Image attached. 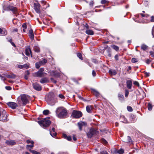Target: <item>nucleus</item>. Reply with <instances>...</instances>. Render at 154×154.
<instances>
[{
    "instance_id": "1",
    "label": "nucleus",
    "mask_w": 154,
    "mask_h": 154,
    "mask_svg": "<svg viewBox=\"0 0 154 154\" xmlns=\"http://www.w3.org/2000/svg\"><path fill=\"white\" fill-rule=\"evenodd\" d=\"M56 116L60 119L66 118L67 116L66 109L63 107H58L55 111Z\"/></svg>"
},
{
    "instance_id": "2",
    "label": "nucleus",
    "mask_w": 154,
    "mask_h": 154,
    "mask_svg": "<svg viewBox=\"0 0 154 154\" xmlns=\"http://www.w3.org/2000/svg\"><path fill=\"white\" fill-rule=\"evenodd\" d=\"M28 96L25 94H22L18 97L17 101L20 106H23L25 105L28 103Z\"/></svg>"
},
{
    "instance_id": "3",
    "label": "nucleus",
    "mask_w": 154,
    "mask_h": 154,
    "mask_svg": "<svg viewBox=\"0 0 154 154\" xmlns=\"http://www.w3.org/2000/svg\"><path fill=\"white\" fill-rule=\"evenodd\" d=\"M50 118L49 117H47L42 120L38 121V122L41 126L43 128L48 127L51 123V121L49 120Z\"/></svg>"
},
{
    "instance_id": "4",
    "label": "nucleus",
    "mask_w": 154,
    "mask_h": 154,
    "mask_svg": "<svg viewBox=\"0 0 154 154\" xmlns=\"http://www.w3.org/2000/svg\"><path fill=\"white\" fill-rule=\"evenodd\" d=\"M54 94L53 93H50L48 95V102L51 105H54L56 102V100L54 98Z\"/></svg>"
},
{
    "instance_id": "5",
    "label": "nucleus",
    "mask_w": 154,
    "mask_h": 154,
    "mask_svg": "<svg viewBox=\"0 0 154 154\" xmlns=\"http://www.w3.org/2000/svg\"><path fill=\"white\" fill-rule=\"evenodd\" d=\"M44 70V68H40L38 71L35 73L33 74V76L35 77H41L46 75V73H44L43 71Z\"/></svg>"
},
{
    "instance_id": "6",
    "label": "nucleus",
    "mask_w": 154,
    "mask_h": 154,
    "mask_svg": "<svg viewBox=\"0 0 154 154\" xmlns=\"http://www.w3.org/2000/svg\"><path fill=\"white\" fill-rule=\"evenodd\" d=\"M8 114H6V111L3 110L2 112V114H1L0 116V121L3 122H6L7 121V117Z\"/></svg>"
},
{
    "instance_id": "7",
    "label": "nucleus",
    "mask_w": 154,
    "mask_h": 154,
    "mask_svg": "<svg viewBox=\"0 0 154 154\" xmlns=\"http://www.w3.org/2000/svg\"><path fill=\"white\" fill-rule=\"evenodd\" d=\"M5 9L7 11H11L14 14H17L18 12V9L16 7L11 6H8L5 8Z\"/></svg>"
},
{
    "instance_id": "8",
    "label": "nucleus",
    "mask_w": 154,
    "mask_h": 154,
    "mask_svg": "<svg viewBox=\"0 0 154 154\" xmlns=\"http://www.w3.org/2000/svg\"><path fill=\"white\" fill-rule=\"evenodd\" d=\"M72 115L74 118H79L82 117V113L80 111L74 110L73 111Z\"/></svg>"
},
{
    "instance_id": "9",
    "label": "nucleus",
    "mask_w": 154,
    "mask_h": 154,
    "mask_svg": "<svg viewBox=\"0 0 154 154\" xmlns=\"http://www.w3.org/2000/svg\"><path fill=\"white\" fill-rule=\"evenodd\" d=\"M34 8L37 13H40V5L38 2L35 3L34 5Z\"/></svg>"
},
{
    "instance_id": "10",
    "label": "nucleus",
    "mask_w": 154,
    "mask_h": 154,
    "mask_svg": "<svg viewBox=\"0 0 154 154\" xmlns=\"http://www.w3.org/2000/svg\"><path fill=\"white\" fill-rule=\"evenodd\" d=\"M95 133V131L93 128H91L89 131L87 133V135L88 138H91L93 135Z\"/></svg>"
},
{
    "instance_id": "11",
    "label": "nucleus",
    "mask_w": 154,
    "mask_h": 154,
    "mask_svg": "<svg viewBox=\"0 0 154 154\" xmlns=\"http://www.w3.org/2000/svg\"><path fill=\"white\" fill-rule=\"evenodd\" d=\"M8 105L13 109H15L17 105L16 103L13 102H9L7 103Z\"/></svg>"
},
{
    "instance_id": "12",
    "label": "nucleus",
    "mask_w": 154,
    "mask_h": 154,
    "mask_svg": "<svg viewBox=\"0 0 154 154\" xmlns=\"http://www.w3.org/2000/svg\"><path fill=\"white\" fill-rule=\"evenodd\" d=\"M78 125L79 127V129L81 131L82 130V128L83 126H85L86 125V123L84 122H81L78 123Z\"/></svg>"
},
{
    "instance_id": "13",
    "label": "nucleus",
    "mask_w": 154,
    "mask_h": 154,
    "mask_svg": "<svg viewBox=\"0 0 154 154\" xmlns=\"http://www.w3.org/2000/svg\"><path fill=\"white\" fill-rule=\"evenodd\" d=\"M33 87L35 90L39 91L41 90L42 87L41 86L38 84H33Z\"/></svg>"
},
{
    "instance_id": "14",
    "label": "nucleus",
    "mask_w": 154,
    "mask_h": 154,
    "mask_svg": "<svg viewBox=\"0 0 154 154\" xmlns=\"http://www.w3.org/2000/svg\"><path fill=\"white\" fill-rule=\"evenodd\" d=\"M51 75L55 76L56 77H58L60 76V74L58 72H57L55 71H52L50 72Z\"/></svg>"
},
{
    "instance_id": "15",
    "label": "nucleus",
    "mask_w": 154,
    "mask_h": 154,
    "mask_svg": "<svg viewBox=\"0 0 154 154\" xmlns=\"http://www.w3.org/2000/svg\"><path fill=\"white\" fill-rule=\"evenodd\" d=\"M126 85L127 88L129 89H131L132 88V82L130 80L126 81Z\"/></svg>"
},
{
    "instance_id": "16",
    "label": "nucleus",
    "mask_w": 154,
    "mask_h": 154,
    "mask_svg": "<svg viewBox=\"0 0 154 154\" xmlns=\"http://www.w3.org/2000/svg\"><path fill=\"white\" fill-rule=\"evenodd\" d=\"M7 34V32L4 28L3 29L0 28V35L5 36Z\"/></svg>"
},
{
    "instance_id": "17",
    "label": "nucleus",
    "mask_w": 154,
    "mask_h": 154,
    "mask_svg": "<svg viewBox=\"0 0 154 154\" xmlns=\"http://www.w3.org/2000/svg\"><path fill=\"white\" fill-rule=\"evenodd\" d=\"M6 143L9 145H13L15 144L16 143L14 140H9L6 141Z\"/></svg>"
},
{
    "instance_id": "18",
    "label": "nucleus",
    "mask_w": 154,
    "mask_h": 154,
    "mask_svg": "<svg viewBox=\"0 0 154 154\" xmlns=\"http://www.w3.org/2000/svg\"><path fill=\"white\" fill-rule=\"evenodd\" d=\"M49 82L48 79L47 77H44L41 79L40 82L42 84L48 83Z\"/></svg>"
},
{
    "instance_id": "19",
    "label": "nucleus",
    "mask_w": 154,
    "mask_h": 154,
    "mask_svg": "<svg viewBox=\"0 0 154 154\" xmlns=\"http://www.w3.org/2000/svg\"><path fill=\"white\" fill-rule=\"evenodd\" d=\"M29 36L31 40H33L34 38V35L33 30L31 29L29 30Z\"/></svg>"
},
{
    "instance_id": "20",
    "label": "nucleus",
    "mask_w": 154,
    "mask_h": 154,
    "mask_svg": "<svg viewBox=\"0 0 154 154\" xmlns=\"http://www.w3.org/2000/svg\"><path fill=\"white\" fill-rule=\"evenodd\" d=\"M123 141L125 142H129L132 143V140L130 136H127L125 138L123 139Z\"/></svg>"
},
{
    "instance_id": "21",
    "label": "nucleus",
    "mask_w": 154,
    "mask_h": 154,
    "mask_svg": "<svg viewBox=\"0 0 154 154\" xmlns=\"http://www.w3.org/2000/svg\"><path fill=\"white\" fill-rule=\"evenodd\" d=\"M92 92L94 95L96 97H98L100 95V94L96 90L94 89H92Z\"/></svg>"
},
{
    "instance_id": "22",
    "label": "nucleus",
    "mask_w": 154,
    "mask_h": 154,
    "mask_svg": "<svg viewBox=\"0 0 154 154\" xmlns=\"http://www.w3.org/2000/svg\"><path fill=\"white\" fill-rule=\"evenodd\" d=\"M26 54L27 56H29L30 54H31V51L29 47H28V48H26L25 50Z\"/></svg>"
},
{
    "instance_id": "23",
    "label": "nucleus",
    "mask_w": 154,
    "mask_h": 154,
    "mask_svg": "<svg viewBox=\"0 0 154 154\" xmlns=\"http://www.w3.org/2000/svg\"><path fill=\"white\" fill-rule=\"evenodd\" d=\"M109 73L111 75H115L117 73V72L115 70L112 69H109Z\"/></svg>"
},
{
    "instance_id": "24",
    "label": "nucleus",
    "mask_w": 154,
    "mask_h": 154,
    "mask_svg": "<svg viewBox=\"0 0 154 154\" xmlns=\"http://www.w3.org/2000/svg\"><path fill=\"white\" fill-rule=\"evenodd\" d=\"M118 97L119 100L122 102H123L124 101V97L122 94H119Z\"/></svg>"
},
{
    "instance_id": "25",
    "label": "nucleus",
    "mask_w": 154,
    "mask_h": 154,
    "mask_svg": "<svg viewBox=\"0 0 154 154\" xmlns=\"http://www.w3.org/2000/svg\"><path fill=\"white\" fill-rule=\"evenodd\" d=\"M93 106H86V109L87 111L89 113L91 112V110L92 109Z\"/></svg>"
},
{
    "instance_id": "26",
    "label": "nucleus",
    "mask_w": 154,
    "mask_h": 154,
    "mask_svg": "<svg viewBox=\"0 0 154 154\" xmlns=\"http://www.w3.org/2000/svg\"><path fill=\"white\" fill-rule=\"evenodd\" d=\"M63 136L64 138L67 139L68 141H71L72 140V138L70 136H67L65 134H63Z\"/></svg>"
},
{
    "instance_id": "27",
    "label": "nucleus",
    "mask_w": 154,
    "mask_h": 154,
    "mask_svg": "<svg viewBox=\"0 0 154 154\" xmlns=\"http://www.w3.org/2000/svg\"><path fill=\"white\" fill-rule=\"evenodd\" d=\"M120 119L121 120V121L123 123H129L127 121L126 119L124 116H122L121 117Z\"/></svg>"
},
{
    "instance_id": "28",
    "label": "nucleus",
    "mask_w": 154,
    "mask_h": 154,
    "mask_svg": "<svg viewBox=\"0 0 154 154\" xmlns=\"http://www.w3.org/2000/svg\"><path fill=\"white\" fill-rule=\"evenodd\" d=\"M86 33L87 34L90 35H93L94 34L93 31L92 30L90 29L87 30L86 31Z\"/></svg>"
},
{
    "instance_id": "29",
    "label": "nucleus",
    "mask_w": 154,
    "mask_h": 154,
    "mask_svg": "<svg viewBox=\"0 0 154 154\" xmlns=\"http://www.w3.org/2000/svg\"><path fill=\"white\" fill-rule=\"evenodd\" d=\"M34 142H31V145H27L26 146V148L27 149H29V148H32L34 146Z\"/></svg>"
},
{
    "instance_id": "30",
    "label": "nucleus",
    "mask_w": 154,
    "mask_h": 154,
    "mask_svg": "<svg viewBox=\"0 0 154 154\" xmlns=\"http://www.w3.org/2000/svg\"><path fill=\"white\" fill-rule=\"evenodd\" d=\"M42 65H44L47 62V60L46 59H43L42 60L40 61L39 62Z\"/></svg>"
},
{
    "instance_id": "31",
    "label": "nucleus",
    "mask_w": 154,
    "mask_h": 154,
    "mask_svg": "<svg viewBox=\"0 0 154 154\" xmlns=\"http://www.w3.org/2000/svg\"><path fill=\"white\" fill-rule=\"evenodd\" d=\"M148 48V46L144 44H143L141 46V48L143 50L145 51Z\"/></svg>"
},
{
    "instance_id": "32",
    "label": "nucleus",
    "mask_w": 154,
    "mask_h": 154,
    "mask_svg": "<svg viewBox=\"0 0 154 154\" xmlns=\"http://www.w3.org/2000/svg\"><path fill=\"white\" fill-rule=\"evenodd\" d=\"M6 77L8 78L14 79L15 77V75H6Z\"/></svg>"
},
{
    "instance_id": "33",
    "label": "nucleus",
    "mask_w": 154,
    "mask_h": 154,
    "mask_svg": "<svg viewBox=\"0 0 154 154\" xmlns=\"http://www.w3.org/2000/svg\"><path fill=\"white\" fill-rule=\"evenodd\" d=\"M111 46L113 49L115 50L116 51H118L119 50V48L118 46L114 45H112Z\"/></svg>"
},
{
    "instance_id": "34",
    "label": "nucleus",
    "mask_w": 154,
    "mask_h": 154,
    "mask_svg": "<svg viewBox=\"0 0 154 154\" xmlns=\"http://www.w3.org/2000/svg\"><path fill=\"white\" fill-rule=\"evenodd\" d=\"M50 112L49 110L46 109V110H45L43 111V114L45 115H47L48 114H49Z\"/></svg>"
},
{
    "instance_id": "35",
    "label": "nucleus",
    "mask_w": 154,
    "mask_h": 154,
    "mask_svg": "<svg viewBox=\"0 0 154 154\" xmlns=\"http://www.w3.org/2000/svg\"><path fill=\"white\" fill-rule=\"evenodd\" d=\"M35 67L37 69L39 68L42 65L41 63H40V62H37L35 63Z\"/></svg>"
},
{
    "instance_id": "36",
    "label": "nucleus",
    "mask_w": 154,
    "mask_h": 154,
    "mask_svg": "<svg viewBox=\"0 0 154 154\" xmlns=\"http://www.w3.org/2000/svg\"><path fill=\"white\" fill-rule=\"evenodd\" d=\"M29 151L33 154H40V153L35 150H32L31 149L29 150Z\"/></svg>"
},
{
    "instance_id": "37",
    "label": "nucleus",
    "mask_w": 154,
    "mask_h": 154,
    "mask_svg": "<svg viewBox=\"0 0 154 154\" xmlns=\"http://www.w3.org/2000/svg\"><path fill=\"white\" fill-rule=\"evenodd\" d=\"M148 108L149 110H151L152 109V105L150 103H148Z\"/></svg>"
},
{
    "instance_id": "38",
    "label": "nucleus",
    "mask_w": 154,
    "mask_h": 154,
    "mask_svg": "<svg viewBox=\"0 0 154 154\" xmlns=\"http://www.w3.org/2000/svg\"><path fill=\"white\" fill-rule=\"evenodd\" d=\"M77 57L81 60H82L83 58L82 57V55L80 53H78L77 54Z\"/></svg>"
},
{
    "instance_id": "39",
    "label": "nucleus",
    "mask_w": 154,
    "mask_h": 154,
    "mask_svg": "<svg viewBox=\"0 0 154 154\" xmlns=\"http://www.w3.org/2000/svg\"><path fill=\"white\" fill-rule=\"evenodd\" d=\"M35 51L37 52H38L40 51L39 48L38 47H35L34 48Z\"/></svg>"
},
{
    "instance_id": "40",
    "label": "nucleus",
    "mask_w": 154,
    "mask_h": 154,
    "mask_svg": "<svg viewBox=\"0 0 154 154\" xmlns=\"http://www.w3.org/2000/svg\"><path fill=\"white\" fill-rule=\"evenodd\" d=\"M125 96L127 97H128L129 94V92L128 90L126 89L125 91Z\"/></svg>"
},
{
    "instance_id": "41",
    "label": "nucleus",
    "mask_w": 154,
    "mask_h": 154,
    "mask_svg": "<svg viewBox=\"0 0 154 154\" xmlns=\"http://www.w3.org/2000/svg\"><path fill=\"white\" fill-rule=\"evenodd\" d=\"M138 61V60L135 58H133L131 60V62L133 63L137 62Z\"/></svg>"
},
{
    "instance_id": "42",
    "label": "nucleus",
    "mask_w": 154,
    "mask_h": 154,
    "mask_svg": "<svg viewBox=\"0 0 154 154\" xmlns=\"http://www.w3.org/2000/svg\"><path fill=\"white\" fill-rule=\"evenodd\" d=\"M149 53L151 57L154 58V51H150L149 52Z\"/></svg>"
},
{
    "instance_id": "43",
    "label": "nucleus",
    "mask_w": 154,
    "mask_h": 154,
    "mask_svg": "<svg viewBox=\"0 0 154 154\" xmlns=\"http://www.w3.org/2000/svg\"><path fill=\"white\" fill-rule=\"evenodd\" d=\"M127 108L128 111L132 112L133 111L132 108L130 106H128Z\"/></svg>"
},
{
    "instance_id": "44",
    "label": "nucleus",
    "mask_w": 154,
    "mask_h": 154,
    "mask_svg": "<svg viewBox=\"0 0 154 154\" xmlns=\"http://www.w3.org/2000/svg\"><path fill=\"white\" fill-rule=\"evenodd\" d=\"M124 150L122 149H121L118 151V153L120 154H122Z\"/></svg>"
},
{
    "instance_id": "45",
    "label": "nucleus",
    "mask_w": 154,
    "mask_h": 154,
    "mask_svg": "<svg viewBox=\"0 0 154 154\" xmlns=\"http://www.w3.org/2000/svg\"><path fill=\"white\" fill-rule=\"evenodd\" d=\"M50 134L53 137H54L56 135L57 133L56 132H54L53 134H52L51 131H50Z\"/></svg>"
},
{
    "instance_id": "46",
    "label": "nucleus",
    "mask_w": 154,
    "mask_h": 154,
    "mask_svg": "<svg viewBox=\"0 0 154 154\" xmlns=\"http://www.w3.org/2000/svg\"><path fill=\"white\" fill-rule=\"evenodd\" d=\"M102 142L103 143L106 144L107 143V141L106 140L104 139H102Z\"/></svg>"
},
{
    "instance_id": "47",
    "label": "nucleus",
    "mask_w": 154,
    "mask_h": 154,
    "mask_svg": "<svg viewBox=\"0 0 154 154\" xmlns=\"http://www.w3.org/2000/svg\"><path fill=\"white\" fill-rule=\"evenodd\" d=\"M59 97L62 99H64L65 98L64 96L61 94L59 95Z\"/></svg>"
},
{
    "instance_id": "48",
    "label": "nucleus",
    "mask_w": 154,
    "mask_h": 154,
    "mask_svg": "<svg viewBox=\"0 0 154 154\" xmlns=\"http://www.w3.org/2000/svg\"><path fill=\"white\" fill-rule=\"evenodd\" d=\"M23 68H25L26 69H27L29 67V66L27 64L23 65Z\"/></svg>"
},
{
    "instance_id": "49",
    "label": "nucleus",
    "mask_w": 154,
    "mask_h": 154,
    "mask_svg": "<svg viewBox=\"0 0 154 154\" xmlns=\"http://www.w3.org/2000/svg\"><path fill=\"white\" fill-rule=\"evenodd\" d=\"M5 88L6 89L8 90H10L11 89V87L9 86H6Z\"/></svg>"
},
{
    "instance_id": "50",
    "label": "nucleus",
    "mask_w": 154,
    "mask_h": 154,
    "mask_svg": "<svg viewBox=\"0 0 154 154\" xmlns=\"http://www.w3.org/2000/svg\"><path fill=\"white\" fill-rule=\"evenodd\" d=\"M151 62V61L149 59H147L146 60V62L147 64H149Z\"/></svg>"
},
{
    "instance_id": "51",
    "label": "nucleus",
    "mask_w": 154,
    "mask_h": 154,
    "mask_svg": "<svg viewBox=\"0 0 154 154\" xmlns=\"http://www.w3.org/2000/svg\"><path fill=\"white\" fill-rule=\"evenodd\" d=\"M134 85H137L138 86H139V83L137 81H134Z\"/></svg>"
},
{
    "instance_id": "52",
    "label": "nucleus",
    "mask_w": 154,
    "mask_h": 154,
    "mask_svg": "<svg viewBox=\"0 0 154 154\" xmlns=\"http://www.w3.org/2000/svg\"><path fill=\"white\" fill-rule=\"evenodd\" d=\"M22 27L24 29H26L27 28L26 25L25 23H24L22 25Z\"/></svg>"
},
{
    "instance_id": "53",
    "label": "nucleus",
    "mask_w": 154,
    "mask_h": 154,
    "mask_svg": "<svg viewBox=\"0 0 154 154\" xmlns=\"http://www.w3.org/2000/svg\"><path fill=\"white\" fill-rule=\"evenodd\" d=\"M92 75L94 77H95L96 75V73L95 71L93 70L92 72Z\"/></svg>"
},
{
    "instance_id": "54",
    "label": "nucleus",
    "mask_w": 154,
    "mask_h": 154,
    "mask_svg": "<svg viewBox=\"0 0 154 154\" xmlns=\"http://www.w3.org/2000/svg\"><path fill=\"white\" fill-rule=\"evenodd\" d=\"M107 2V1L106 0H102L101 3L102 4H105Z\"/></svg>"
},
{
    "instance_id": "55",
    "label": "nucleus",
    "mask_w": 154,
    "mask_h": 154,
    "mask_svg": "<svg viewBox=\"0 0 154 154\" xmlns=\"http://www.w3.org/2000/svg\"><path fill=\"white\" fill-rule=\"evenodd\" d=\"M94 2L93 1H91L89 4V5L91 7H92L93 5Z\"/></svg>"
},
{
    "instance_id": "56",
    "label": "nucleus",
    "mask_w": 154,
    "mask_h": 154,
    "mask_svg": "<svg viewBox=\"0 0 154 154\" xmlns=\"http://www.w3.org/2000/svg\"><path fill=\"white\" fill-rule=\"evenodd\" d=\"M30 73L29 71L27 70L25 72V75L28 76Z\"/></svg>"
},
{
    "instance_id": "57",
    "label": "nucleus",
    "mask_w": 154,
    "mask_h": 154,
    "mask_svg": "<svg viewBox=\"0 0 154 154\" xmlns=\"http://www.w3.org/2000/svg\"><path fill=\"white\" fill-rule=\"evenodd\" d=\"M0 77L1 78V79L3 81H5V78L3 76H2V75H0Z\"/></svg>"
},
{
    "instance_id": "58",
    "label": "nucleus",
    "mask_w": 154,
    "mask_h": 154,
    "mask_svg": "<svg viewBox=\"0 0 154 154\" xmlns=\"http://www.w3.org/2000/svg\"><path fill=\"white\" fill-rule=\"evenodd\" d=\"M100 154H109L107 152L103 151L101 152Z\"/></svg>"
},
{
    "instance_id": "59",
    "label": "nucleus",
    "mask_w": 154,
    "mask_h": 154,
    "mask_svg": "<svg viewBox=\"0 0 154 154\" xmlns=\"http://www.w3.org/2000/svg\"><path fill=\"white\" fill-rule=\"evenodd\" d=\"M145 74L146 76L147 77L149 76L150 75V73L149 72H145Z\"/></svg>"
},
{
    "instance_id": "60",
    "label": "nucleus",
    "mask_w": 154,
    "mask_h": 154,
    "mask_svg": "<svg viewBox=\"0 0 154 154\" xmlns=\"http://www.w3.org/2000/svg\"><path fill=\"white\" fill-rule=\"evenodd\" d=\"M106 50L107 51V53L108 52H111V49L110 48H107L106 49Z\"/></svg>"
},
{
    "instance_id": "61",
    "label": "nucleus",
    "mask_w": 154,
    "mask_h": 154,
    "mask_svg": "<svg viewBox=\"0 0 154 154\" xmlns=\"http://www.w3.org/2000/svg\"><path fill=\"white\" fill-rule=\"evenodd\" d=\"M151 22H154V16H152L151 17Z\"/></svg>"
},
{
    "instance_id": "62",
    "label": "nucleus",
    "mask_w": 154,
    "mask_h": 154,
    "mask_svg": "<svg viewBox=\"0 0 154 154\" xmlns=\"http://www.w3.org/2000/svg\"><path fill=\"white\" fill-rule=\"evenodd\" d=\"M18 67L20 69H22L23 68V65H19L18 66Z\"/></svg>"
},
{
    "instance_id": "63",
    "label": "nucleus",
    "mask_w": 154,
    "mask_h": 154,
    "mask_svg": "<svg viewBox=\"0 0 154 154\" xmlns=\"http://www.w3.org/2000/svg\"><path fill=\"white\" fill-rule=\"evenodd\" d=\"M32 141H32V140H26V143H31V142Z\"/></svg>"
},
{
    "instance_id": "64",
    "label": "nucleus",
    "mask_w": 154,
    "mask_h": 154,
    "mask_svg": "<svg viewBox=\"0 0 154 154\" xmlns=\"http://www.w3.org/2000/svg\"><path fill=\"white\" fill-rule=\"evenodd\" d=\"M115 58L116 60H118V55H116L115 56Z\"/></svg>"
}]
</instances>
